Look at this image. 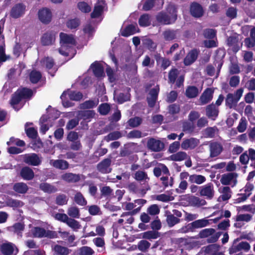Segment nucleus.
Returning <instances> with one entry per match:
<instances>
[{
  "mask_svg": "<svg viewBox=\"0 0 255 255\" xmlns=\"http://www.w3.org/2000/svg\"><path fill=\"white\" fill-rule=\"evenodd\" d=\"M31 232L33 237L42 238L45 236L46 230L41 227H35L32 229Z\"/></svg>",
  "mask_w": 255,
  "mask_h": 255,
  "instance_id": "nucleus-39",
  "label": "nucleus"
},
{
  "mask_svg": "<svg viewBox=\"0 0 255 255\" xmlns=\"http://www.w3.org/2000/svg\"><path fill=\"white\" fill-rule=\"evenodd\" d=\"M147 146L149 149L152 151L158 152L164 148V144L160 140L151 137L147 140Z\"/></svg>",
  "mask_w": 255,
  "mask_h": 255,
  "instance_id": "nucleus-10",
  "label": "nucleus"
},
{
  "mask_svg": "<svg viewBox=\"0 0 255 255\" xmlns=\"http://www.w3.org/2000/svg\"><path fill=\"white\" fill-rule=\"evenodd\" d=\"M38 16L39 20L43 23L48 24L52 19V13L49 9L44 7L39 10Z\"/></svg>",
  "mask_w": 255,
  "mask_h": 255,
  "instance_id": "nucleus-18",
  "label": "nucleus"
},
{
  "mask_svg": "<svg viewBox=\"0 0 255 255\" xmlns=\"http://www.w3.org/2000/svg\"><path fill=\"white\" fill-rule=\"evenodd\" d=\"M39 188L44 192L48 193H54L57 191V189L54 186L47 183H40Z\"/></svg>",
  "mask_w": 255,
  "mask_h": 255,
  "instance_id": "nucleus-40",
  "label": "nucleus"
},
{
  "mask_svg": "<svg viewBox=\"0 0 255 255\" xmlns=\"http://www.w3.org/2000/svg\"><path fill=\"white\" fill-rule=\"evenodd\" d=\"M77 7L81 11L84 13H88L91 10V6L85 1L79 2Z\"/></svg>",
  "mask_w": 255,
  "mask_h": 255,
  "instance_id": "nucleus-58",
  "label": "nucleus"
},
{
  "mask_svg": "<svg viewBox=\"0 0 255 255\" xmlns=\"http://www.w3.org/2000/svg\"><path fill=\"white\" fill-rule=\"evenodd\" d=\"M138 23L141 27H146L150 25L149 15L148 14H142L138 19Z\"/></svg>",
  "mask_w": 255,
  "mask_h": 255,
  "instance_id": "nucleus-47",
  "label": "nucleus"
},
{
  "mask_svg": "<svg viewBox=\"0 0 255 255\" xmlns=\"http://www.w3.org/2000/svg\"><path fill=\"white\" fill-rule=\"evenodd\" d=\"M33 96V92L31 89L26 87L18 88L11 95L9 104L15 110L18 111L20 108H17V105L22 100H30Z\"/></svg>",
  "mask_w": 255,
  "mask_h": 255,
  "instance_id": "nucleus-2",
  "label": "nucleus"
},
{
  "mask_svg": "<svg viewBox=\"0 0 255 255\" xmlns=\"http://www.w3.org/2000/svg\"><path fill=\"white\" fill-rule=\"evenodd\" d=\"M111 110V107L107 103L101 104L98 107V112L102 115H107Z\"/></svg>",
  "mask_w": 255,
  "mask_h": 255,
  "instance_id": "nucleus-57",
  "label": "nucleus"
},
{
  "mask_svg": "<svg viewBox=\"0 0 255 255\" xmlns=\"http://www.w3.org/2000/svg\"><path fill=\"white\" fill-rule=\"evenodd\" d=\"M199 143V141L196 138L191 137L184 139L181 144V147L183 149H194Z\"/></svg>",
  "mask_w": 255,
  "mask_h": 255,
  "instance_id": "nucleus-21",
  "label": "nucleus"
},
{
  "mask_svg": "<svg viewBox=\"0 0 255 255\" xmlns=\"http://www.w3.org/2000/svg\"><path fill=\"white\" fill-rule=\"evenodd\" d=\"M253 216L249 214H239L236 216L235 221L236 222L245 221L249 222L252 219Z\"/></svg>",
  "mask_w": 255,
  "mask_h": 255,
  "instance_id": "nucleus-59",
  "label": "nucleus"
},
{
  "mask_svg": "<svg viewBox=\"0 0 255 255\" xmlns=\"http://www.w3.org/2000/svg\"><path fill=\"white\" fill-rule=\"evenodd\" d=\"M122 137L121 132L119 131H115L109 133L107 136L105 137V139L109 142L111 140H114L118 139Z\"/></svg>",
  "mask_w": 255,
  "mask_h": 255,
  "instance_id": "nucleus-54",
  "label": "nucleus"
},
{
  "mask_svg": "<svg viewBox=\"0 0 255 255\" xmlns=\"http://www.w3.org/2000/svg\"><path fill=\"white\" fill-rule=\"evenodd\" d=\"M227 43L229 47H232V51L236 53L240 49L239 38L237 36H230L227 40Z\"/></svg>",
  "mask_w": 255,
  "mask_h": 255,
  "instance_id": "nucleus-26",
  "label": "nucleus"
},
{
  "mask_svg": "<svg viewBox=\"0 0 255 255\" xmlns=\"http://www.w3.org/2000/svg\"><path fill=\"white\" fill-rule=\"evenodd\" d=\"M167 10L169 14L164 11L159 12L156 16L157 22L163 25L174 23L177 18V10L175 5H170Z\"/></svg>",
  "mask_w": 255,
  "mask_h": 255,
  "instance_id": "nucleus-3",
  "label": "nucleus"
},
{
  "mask_svg": "<svg viewBox=\"0 0 255 255\" xmlns=\"http://www.w3.org/2000/svg\"><path fill=\"white\" fill-rule=\"evenodd\" d=\"M166 221L168 226L172 227L176 224L179 223L181 219L175 217V216H174V215L170 213L167 215Z\"/></svg>",
  "mask_w": 255,
  "mask_h": 255,
  "instance_id": "nucleus-44",
  "label": "nucleus"
},
{
  "mask_svg": "<svg viewBox=\"0 0 255 255\" xmlns=\"http://www.w3.org/2000/svg\"><path fill=\"white\" fill-rule=\"evenodd\" d=\"M214 91L208 88L205 90L200 97L201 105H205L210 102L213 99Z\"/></svg>",
  "mask_w": 255,
  "mask_h": 255,
  "instance_id": "nucleus-23",
  "label": "nucleus"
},
{
  "mask_svg": "<svg viewBox=\"0 0 255 255\" xmlns=\"http://www.w3.org/2000/svg\"><path fill=\"white\" fill-rule=\"evenodd\" d=\"M205 181V177L202 175L193 174L189 176V181L192 183L201 184Z\"/></svg>",
  "mask_w": 255,
  "mask_h": 255,
  "instance_id": "nucleus-38",
  "label": "nucleus"
},
{
  "mask_svg": "<svg viewBox=\"0 0 255 255\" xmlns=\"http://www.w3.org/2000/svg\"><path fill=\"white\" fill-rule=\"evenodd\" d=\"M223 150L222 145L217 141L212 142L209 144L210 157H216L219 155Z\"/></svg>",
  "mask_w": 255,
  "mask_h": 255,
  "instance_id": "nucleus-19",
  "label": "nucleus"
},
{
  "mask_svg": "<svg viewBox=\"0 0 255 255\" xmlns=\"http://www.w3.org/2000/svg\"><path fill=\"white\" fill-rule=\"evenodd\" d=\"M159 92V86L156 85L155 87L150 89L149 92V96L146 98L148 105L150 108H153L157 100L158 94Z\"/></svg>",
  "mask_w": 255,
  "mask_h": 255,
  "instance_id": "nucleus-8",
  "label": "nucleus"
},
{
  "mask_svg": "<svg viewBox=\"0 0 255 255\" xmlns=\"http://www.w3.org/2000/svg\"><path fill=\"white\" fill-rule=\"evenodd\" d=\"M3 37L2 38L1 43L0 44V64L5 62L9 58L5 53V45L3 40Z\"/></svg>",
  "mask_w": 255,
  "mask_h": 255,
  "instance_id": "nucleus-48",
  "label": "nucleus"
},
{
  "mask_svg": "<svg viewBox=\"0 0 255 255\" xmlns=\"http://www.w3.org/2000/svg\"><path fill=\"white\" fill-rule=\"evenodd\" d=\"M60 47L58 49L59 53L64 56H70V59L73 58L76 54L74 48L76 41L72 34H68L61 32L59 34Z\"/></svg>",
  "mask_w": 255,
  "mask_h": 255,
  "instance_id": "nucleus-1",
  "label": "nucleus"
},
{
  "mask_svg": "<svg viewBox=\"0 0 255 255\" xmlns=\"http://www.w3.org/2000/svg\"><path fill=\"white\" fill-rule=\"evenodd\" d=\"M210 224L209 220L203 218L202 219L197 220L188 224L186 228L188 231L194 232L195 229L198 228H202L207 226Z\"/></svg>",
  "mask_w": 255,
  "mask_h": 255,
  "instance_id": "nucleus-12",
  "label": "nucleus"
},
{
  "mask_svg": "<svg viewBox=\"0 0 255 255\" xmlns=\"http://www.w3.org/2000/svg\"><path fill=\"white\" fill-rule=\"evenodd\" d=\"M199 93L198 88L195 86H188L185 91L186 96L190 99L196 97Z\"/></svg>",
  "mask_w": 255,
  "mask_h": 255,
  "instance_id": "nucleus-33",
  "label": "nucleus"
},
{
  "mask_svg": "<svg viewBox=\"0 0 255 255\" xmlns=\"http://www.w3.org/2000/svg\"><path fill=\"white\" fill-rule=\"evenodd\" d=\"M231 190L229 186L224 187L222 190V195L221 197L223 201L228 200L231 197Z\"/></svg>",
  "mask_w": 255,
  "mask_h": 255,
  "instance_id": "nucleus-60",
  "label": "nucleus"
},
{
  "mask_svg": "<svg viewBox=\"0 0 255 255\" xmlns=\"http://www.w3.org/2000/svg\"><path fill=\"white\" fill-rule=\"evenodd\" d=\"M50 163L56 168L61 170L67 169L69 166V163L67 161L62 159L51 160Z\"/></svg>",
  "mask_w": 255,
  "mask_h": 255,
  "instance_id": "nucleus-27",
  "label": "nucleus"
},
{
  "mask_svg": "<svg viewBox=\"0 0 255 255\" xmlns=\"http://www.w3.org/2000/svg\"><path fill=\"white\" fill-rule=\"evenodd\" d=\"M240 239L247 240L250 242L255 241V235L253 232L250 231L249 232H243L241 233Z\"/></svg>",
  "mask_w": 255,
  "mask_h": 255,
  "instance_id": "nucleus-55",
  "label": "nucleus"
},
{
  "mask_svg": "<svg viewBox=\"0 0 255 255\" xmlns=\"http://www.w3.org/2000/svg\"><path fill=\"white\" fill-rule=\"evenodd\" d=\"M178 74V70L176 68H172L168 73V81L171 84H174Z\"/></svg>",
  "mask_w": 255,
  "mask_h": 255,
  "instance_id": "nucleus-61",
  "label": "nucleus"
},
{
  "mask_svg": "<svg viewBox=\"0 0 255 255\" xmlns=\"http://www.w3.org/2000/svg\"><path fill=\"white\" fill-rule=\"evenodd\" d=\"M24 162L28 165L38 166L41 164V160L37 154L32 153L25 155Z\"/></svg>",
  "mask_w": 255,
  "mask_h": 255,
  "instance_id": "nucleus-22",
  "label": "nucleus"
},
{
  "mask_svg": "<svg viewBox=\"0 0 255 255\" xmlns=\"http://www.w3.org/2000/svg\"><path fill=\"white\" fill-rule=\"evenodd\" d=\"M83 96L82 93L80 92L68 90L63 92L60 98L63 105L65 107H69L71 106V103L69 101V99L71 101H79L82 99Z\"/></svg>",
  "mask_w": 255,
  "mask_h": 255,
  "instance_id": "nucleus-4",
  "label": "nucleus"
},
{
  "mask_svg": "<svg viewBox=\"0 0 255 255\" xmlns=\"http://www.w3.org/2000/svg\"><path fill=\"white\" fill-rule=\"evenodd\" d=\"M56 32L54 31H48L41 37V42L43 46L52 45L55 40Z\"/></svg>",
  "mask_w": 255,
  "mask_h": 255,
  "instance_id": "nucleus-14",
  "label": "nucleus"
},
{
  "mask_svg": "<svg viewBox=\"0 0 255 255\" xmlns=\"http://www.w3.org/2000/svg\"><path fill=\"white\" fill-rule=\"evenodd\" d=\"M80 22L78 18L71 19L67 21L66 25L68 28L73 29L77 28L80 25Z\"/></svg>",
  "mask_w": 255,
  "mask_h": 255,
  "instance_id": "nucleus-63",
  "label": "nucleus"
},
{
  "mask_svg": "<svg viewBox=\"0 0 255 255\" xmlns=\"http://www.w3.org/2000/svg\"><path fill=\"white\" fill-rule=\"evenodd\" d=\"M68 199L65 194H61L57 196L55 199V203L59 206H63L67 204Z\"/></svg>",
  "mask_w": 255,
  "mask_h": 255,
  "instance_id": "nucleus-56",
  "label": "nucleus"
},
{
  "mask_svg": "<svg viewBox=\"0 0 255 255\" xmlns=\"http://www.w3.org/2000/svg\"><path fill=\"white\" fill-rule=\"evenodd\" d=\"M53 251L56 255H69L71 251L68 248L59 245H55Z\"/></svg>",
  "mask_w": 255,
  "mask_h": 255,
  "instance_id": "nucleus-32",
  "label": "nucleus"
},
{
  "mask_svg": "<svg viewBox=\"0 0 255 255\" xmlns=\"http://www.w3.org/2000/svg\"><path fill=\"white\" fill-rule=\"evenodd\" d=\"M217 31L212 28H206L203 30V35L204 38L211 39L216 37Z\"/></svg>",
  "mask_w": 255,
  "mask_h": 255,
  "instance_id": "nucleus-49",
  "label": "nucleus"
},
{
  "mask_svg": "<svg viewBox=\"0 0 255 255\" xmlns=\"http://www.w3.org/2000/svg\"><path fill=\"white\" fill-rule=\"evenodd\" d=\"M237 100L235 98L234 95L232 93H229L225 99L226 106L230 109L237 106L238 103Z\"/></svg>",
  "mask_w": 255,
  "mask_h": 255,
  "instance_id": "nucleus-35",
  "label": "nucleus"
},
{
  "mask_svg": "<svg viewBox=\"0 0 255 255\" xmlns=\"http://www.w3.org/2000/svg\"><path fill=\"white\" fill-rule=\"evenodd\" d=\"M200 194L202 196L206 197L207 199H211L214 196L213 185L211 183H209L202 187L200 191Z\"/></svg>",
  "mask_w": 255,
  "mask_h": 255,
  "instance_id": "nucleus-24",
  "label": "nucleus"
},
{
  "mask_svg": "<svg viewBox=\"0 0 255 255\" xmlns=\"http://www.w3.org/2000/svg\"><path fill=\"white\" fill-rule=\"evenodd\" d=\"M162 35L164 41L170 42L176 40L180 35V30L178 29H166L162 32Z\"/></svg>",
  "mask_w": 255,
  "mask_h": 255,
  "instance_id": "nucleus-7",
  "label": "nucleus"
},
{
  "mask_svg": "<svg viewBox=\"0 0 255 255\" xmlns=\"http://www.w3.org/2000/svg\"><path fill=\"white\" fill-rule=\"evenodd\" d=\"M6 203L8 206L15 208L20 207L24 205L22 201L12 198L8 199Z\"/></svg>",
  "mask_w": 255,
  "mask_h": 255,
  "instance_id": "nucleus-62",
  "label": "nucleus"
},
{
  "mask_svg": "<svg viewBox=\"0 0 255 255\" xmlns=\"http://www.w3.org/2000/svg\"><path fill=\"white\" fill-rule=\"evenodd\" d=\"M26 10V5L23 3L15 4L11 8L10 16L14 18H18L23 16Z\"/></svg>",
  "mask_w": 255,
  "mask_h": 255,
  "instance_id": "nucleus-9",
  "label": "nucleus"
},
{
  "mask_svg": "<svg viewBox=\"0 0 255 255\" xmlns=\"http://www.w3.org/2000/svg\"><path fill=\"white\" fill-rule=\"evenodd\" d=\"M62 179L69 183H76L80 180V177L78 174L72 173H66L61 176Z\"/></svg>",
  "mask_w": 255,
  "mask_h": 255,
  "instance_id": "nucleus-30",
  "label": "nucleus"
},
{
  "mask_svg": "<svg viewBox=\"0 0 255 255\" xmlns=\"http://www.w3.org/2000/svg\"><path fill=\"white\" fill-rule=\"evenodd\" d=\"M171 159L175 161H180L187 158V154L184 151H179L171 156Z\"/></svg>",
  "mask_w": 255,
  "mask_h": 255,
  "instance_id": "nucleus-50",
  "label": "nucleus"
},
{
  "mask_svg": "<svg viewBox=\"0 0 255 255\" xmlns=\"http://www.w3.org/2000/svg\"><path fill=\"white\" fill-rule=\"evenodd\" d=\"M29 76L30 82L32 84H36L41 79L42 74L40 72L33 70L29 73Z\"/></svg>",
  "mask_w": 255,
  "mask_h": 255,
  "instance_id": "nucleus-34",
  "label": "nucleus"
},
{
  "mask_svg": "<svg viewBox=\"0 0 255 255\" xmlns=\"http://www.w3.org/2000/svg\"><path fill=\"white\" fill-rule=\"evenodd\" d=\"M142 235L143 239L151 240L152 239H156L159 237L160 234L158 231L151 230L143 233Z\"/></svg>",
  "mask_w": 255,
  "mask_h": 255,
  "instance_id": "nucleus-37",
  "label": "nucleus"
},
{
  "mask_svg": "<svg viewBox=\"0 0 255 255\" xmlns=\"http://www.w3.org/2000/svg\"><path fill=\"white\" fill-rule=\"evenodd\" d=\"M91 67L96 77H101L104 75V68L99 62H95L91 65Z\"/></svg>",
  "mask_w": 255,
  "mask_h": 255,
  "instance_id": "nucleus-29",
  "label": "nucleus"
},
{
  "mask_svg": "<svg viewBox=\"0 0 255 255\" xmlns=\"http://www.w3.org/2000/svg\"><path fill=\"white\" fill-rule=\"evenodd\" d=\"M150 243L146 240H142L138 242L137 249L140 251L145 253L150 247Z\"/></svg>",
  "mask_w": 255,
  "mask_h": 255,
  "instance_id": "nucleus-46",
  "label": "nucleus"
},
{
  "mask_svg": "<svg viewBox=\"0 0 255 255\" xmlns=\"http://www.w3.org/2000/svg\"><path fill=\"white\" fill-rule=\"evenodd\" d=\"M66 223L69 227L73 229L74 230H77L81 227V225L79 222L75 220L74 218L72 219L69 218Z\"/></svg>",
  "mask_w": 255,
  "mask_h": 255,
  "instance_id": "nucleus-64",
  "label": "nucleus"
},
{
  "mask_svg": "<svg viewBox=\"0 0 255 255\" xmlns=\"http://www.w3.org/2000/svg\"><path fill=\"white\" fill-rule=\"evenodd\" d=\"M12 189L17 193L24 194L27 192L29 187L26 183L21 182L14 183Z\"/></svg>",
  "mask_w": 255,
  "mask_h": 255,
  "instance_id": "nucleus-28",
  "label": "nucleus"
},
{
  "mask_svg": "<svg viewBox=\"0 0 255 255\" xmlns=\"http://www.w3.org/2000/svg\"><path fill=\"white\" fill-rule=\"evenodd\" d=\"M134 178L136 180L139 181L149 180V178L148 177L146 172L141 170H138L135 172L134 174Z\"/></svg>",
  "mask_w": 255,
  "mask_h": 255,
  "instance_id": "nucleus-51",
  "label": "nucleus"
},
{
  "mask_svg": "<svg viewBox=\"0 0 255 255\" xmlns=\"http://www.w3.org/2000/svg\"><path fill=\"white\" fill-rule=\"evenodd\" d=\"M222 234V232H216L214 229L207 228L202 230L199 233V237L200 238H208L207 242L208 243H216Z\"/></svg>",
  "mask_w": 255,
  "mask_h": 255,
  "instance_id": "nucleus-5",
  "label": "nucleus"
},
{
  "mask_svg": "<svg viewBox=\"0 0 255 255\" xmlns=\"http://www.w3.org/2000/svg\"><path fill=\"white\" fill-rule=\"evenodd\" d=\"M111 163L112 160L111 158H105L97 164V170L103 174L109 173L112 170V168H111Z\"/></svg>",
  "mask_w": 255,
  "mask_h": 255,
  "instance_id": "nucleus-13",
  "label": "nucleus"
},
{
  "mask_svg": "<svg viewBox=\"0 0 255 255\" xmlns=\"http://www.w3.org/2000/svg\"><path fill=\"white\" fill-rule=\"evenodd\" d=\"M206 116L212 121H215L219 114V108L213 103L208 105L205 109Z\"/></svg>",
  "mask_w": 255,
  "mask_h": 255,
  "instance_id": "nucleus-16",
  "label": "nucleus"
},
{
  "mask_svg": "<svg viewBox=\"0 0 255 255\" xmlns=\"http://www.w3.org/2000/svg\"><path fill=\"white\" fill-rule=\"evenodd\" d=\"M99 101L87 100L81 104V108L83 109H92L97 106Z\"/></svg>",
  "mask_w": 255,
  "mask_h": 255,
  "instance_id": "nucleus-53",
  "label": "nucleus"
},
{
  "mask_svg": "<svg viewBox=\"0 0 255 255\" xmlns=\"http://www.w3.org/2000/svg\"><path fill=\"white\" fill-rule=\"evenodd\" d=\"M136 26L133 24H129L122 31L121 34L124 37H128L136 32Z\"/></svg>",
  "mask_w": 255,
  "mask_h": 255,
  "instance_id": "nucleus-36",
  "label": "nucleus"
},
{
  "mask_svg": "<svg viewBox=\"0 0 255 255\" xmlns=\"http://www.w3.org/2000/svg\"><path fill=\"white\" fill-rule=\"evenodd\" d=\"M13 229V231L14 233L16 234L20 237L22 236V232L25 228V225L23 223L17 222L14 223L11 227Z\"/></svg>",
  "mask_w": 255,
  "mask_h": 255,
  "instance_id": "nucleus-42",
  "label": "nucleus"
},
{
  "mask_svg": "<svg viewBox=\"0 0 255 255\" xmlns=\"http://www.w3.org/2000/svg\"><path fill=\"white\" fill-rule=\"evenodd\" d=\"M237 174L234 172L228 173L222 175L220 182L224 185H228L233 182L234 184L232 187L235 186L237 183Z\"/></svg>",
  "mask_w": 255,
  "mask_h": 255,
  "instance_id": "nucleus-15",
  "label": "nucleus"
},
{
  "mask_svg": "<svg viewBox=\"0 0 255 255\" xmlns=\"http://www.w3.org/2000/svg\"><path fill=\"white\" fill-rule=\"evenodd\" d=\"M0 251L4 255H11L14 251V245L11 243H3L0 246Z\"/></svg>",
  "mask_w": 255,
  "mask_h": 255,
  "instance_id": "nucleus-31",
  "label": "nucleus"
},
{
  "mask_svg": "<svg viewBox=\"0 0 255 255\" xmlns=\"http://www.w3.org/2000/svg\"><path fill=\"white\" fill-rule=\"evenodd\" d=\"M74 200L77 204L82 206L86 205L87 203L86 200L80 192L76 193Z\"/></svg>",
  "mask_w": 255,
  "mask_h": 255,
  "instance_id": "nucleus-43",
  "label": "nucleus"
},
{
  "mask_svg": "<svg viewBox=\"0 0 255 255\" xmlns=\"http://www.w3.org/2000/svg\"><path fill=\"white\" fill-rule=\"evenodd\" d=\"M28 124L27 123L25 125V130L27 136L31 139H36L38 135V133L36 129L34 128H27V125Z\"/></svg>",
  "mask_w": 255,
  "mask_h": 255,
  "instance_id": "nucleus-45",
  "label": "nucleus"
},
{
  "mask_svg": "<svg viewBox=\"0 0 255 255\" xmlns=\"http://www.w3.org/2000/svg\"><path fill=\"white\" fill-rule=\"evenodd\" d=\"M105 5L104 0H98L95 4L94 10L91 13L92 18H96L99 17L103 13Z\"/></svg>",
  "mask_w": 255,
  "mask_h": 255,
  "instance_id": "nucleus-20",
  "label": "nucleus"
},
{
  "mask_svg": "<svg viewBox=\"0 0 255 255\" xmlns=\"http://www.w3.org/2000/svg\"><path fill=\"white\" fill-rule=\"evenodd\" d=\"M20 177L25 180H31L34 177L33 170L28 166L23 167L20 171Z\"/></svg>",
  "mask_w": 255,
  "mask_h": 255,
  "instance_id": "nucleus-25",
  "label": "nucleus"
},
{
  "mask_svg": "<svg viewBox=\"0 0 255 255\" xmlns=\"http://www.w3.org/2000/svg\"><path fill=\"white\" fill-rule=\"evenodd\" d=\"M68 215L71 218L78 219L80 217L79 209L76 206H72L67 210Z\"/></svg>",
  "mask_w": 255,
  "mask_h": 255,
  "instance_id": "nucleus-41",
  "label": "nucleus"
},
{
  "mask_svg": "<svg viewBox=\"0 0 255 255\" xmlns=\"http://www.w3.org/2000/svg\"><path fill=\"white\" fill-rule=\"evenodd\" d=\"M190 13L194 17L200 18L204 15V11L200 4L193 2L190 6Z\"/></svg>",
  "mask_w": 255,
  "mask_h": 255,
  "instance_id": "nucleus-17",
  "label": "nucleus"
},
{
  "mask_svg": "<svg viewBox=\"0 0 255 255\" xmlns=\"http://www.w3.org/2000/svg\"><path fill=\"white\" fill-rule=\"evenodd\" d=\"M95 114L94 111L86 110L81 111L79 116L84 120H89L94 117Z\"/></svg>",
  "mask_w": 255,
  "mask_h": 255,
  "instance_id": "nucleus-52",
  "label": "nucleus"
},
{
  "mask_svg": "<svg viewBox=\"0 0 255 255\" xmlns=\"http://www.w3.org/2000/svg\"><path fill=\"white\" fill-rule=\"evenodd\" d=\"M241 239L238 238L234 240L232 246L229 248L230 254H236L238 252L244 251L248 252L251 249V246L249 243L246 241H242L237 244Z\"/></svg>",
  "mask_w": 255,
  "mask_h": 255,
  "instance_id": "nucleus-6",
  "label": "nucleus"
},
{
  "mask_svg": "<svg viewBox=\"0 0 255 255\" xmlns=\"http://www.w3.org/2000/svg\"><path fill=\"white\" fill-rule=\"evenodd\" d=\"M200 50L197 48L191 49L187 54L184 59L183 63L185 66H189L195 62L198 58Z\"/></svg>",
  "mask_w": 255,
  "mask_h": 255,
  "instance_id": "nucleus-11",
  "label": "nucleus"
}]
</instances>
